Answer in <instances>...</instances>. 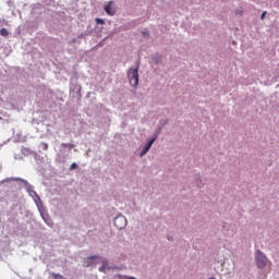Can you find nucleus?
Segmentation results:
<instances>
[{"label": "nucleus", "mask_w": 279, "mask_h": 279, "mask_svg": "<svg viewBox=\"0 0 279 279\" xmlns=\"http://www.w3.org/2000/svg\"><path fill=\"white\" fill-rule=\"evenodd\" d=\"M61 147H63L64 149H66V148L74 149L75 145L74 144H68V143H62Z\"/></svg>", "instance_id": "7"}, {"label": "nucleus", "mask_w": 279, "mask_h": 279, "mask_svg": "<svg viewBox=\"0 0 279 279\" xmlns=\"http://www.w3.org/2000/svg\"><path fill=\"white\" fill-rule=\"evenodd\" d=\"M96 23H97L98 25H104V23H106V22H105L104 20L97 17V19H96Z\"/></svg>", "instance_id": "14"}, {"label": "nucleus", "mask_w": 279, "mask_h": 279, "mask_svg": "<svg viewBox=\"0 0 279 279\" xmlns=\"http://www.w3.org/2000/svg\"><path fill=\"white\" fill-rule=\"evenodd\" d=\"M128 77L131 86L136 88V86H138V65L135 69H130L128 71Z\"/></svg>", "instance_id": "2"}, {"label": "nucleus", "mask_w": 279, "mask_h": 279, "mask_svg": "<svg viewBox=\"0 0 279 279\" xmlns=\"http://www.w3.org/2000/svg\"><path fill=\"white\" fill-rule=\"evenodd\" d=\"M101 257H99L98 255L96 256H89L87 258L84 259L85 263V267H92V265H97V263H95V259H99Z\"/></svg>", "instance_id": "4"}, {"label": "nucleus", "mask_w": 279, "mask_h": 279, "mask_svg": "<svg viewBox=\"0 0 279 279\" xmlns=\"http://www.w3.org/2000/svg\"><path fill=\"white\" fill-rule=\"evenodd\" d=\"M29 195H31V197H35V196H37L38 194L36 193V191H31V192H29Z\"/></svg>", "instance_id": "16"}, {"label": "nucleus", "mask_w": 279, "mask_h": 279, "mask_svg": "<svg viewBox=\"0 0 279 279\" xmlns=\"http://www.w3.org/2000/svg\"><path fill=\"white\" fill-rule=\"evenodd\" d=\"M156 141V138L150 140L146 146L142 149L141 153V157L145 156V154H147V151H149V149H151V146L154 145V142Z\"/></svg>", "instance_id": "5"}, {"label": "nucleus", "mask_w": 279, "mask_h": 279, "mask_svg": "<svg viewBox=\"0 0 279 279\" xmlns=\"http://www.w3.org/2000/svg\"><path fill=\"white\" fill-rule=\"evenodd\" d=\"M105 12L109 15V16H114V9H112V2H109L108 4H106L104 7Z\"/></svg>", "instance_id": "6"}, {"label": "nucleus", "mask_w": 279, "mask_h": 279, "mask_svg": "<svg viewBox=\"0 0 279 279\" xmlns=\"http://www.w3.org/2000/svg\"><path fill=\"white\" fill-rule=\"evenodd\" d=\"M11 180H12V182H24V183H27V181H25V180H23L21 178H12Z\"/></svg>", "instance_id": "12"}, {"label": "nucleus", "mask_w": 279, "mask_h": 279, "mask_svg": "<svg viewBox=\"0 0 279 279\" xmlns=\"http://www.w3.org/2000/svg\"><path fill=\"white\" fill-rule=\"evenodd\" d=\"M0 36L8 37V36H10V32H8L7 28H1Z\"/></svg>", "instance_id": "9"}, {"label": "nucleus", "mask_w": 279, "mask_h": 279, "mask_svg": "<svg viewBox=\"0 0 279 279\" xmlns=\"http://www.w3.org/2000/svg\"><path fill=\"white\" fill-rule=\"evenodd\" d=\"M101 263H102V266L99 268V271H106V269H108V262L102 259Z\"/></svg>", "instance_id": "8"}, {"label": "nucleus", "mask_w": 279, "mask_h": 279, "mask_svg": "<svg viewBox=\"0 0 279 279\" xmlns=\"http://www.w3.org/2000/svg\"><path fill=\"white\" fill-rule=\"evenodd\" d=\"M265 14H267V12H264V13L262 14V16H260L262 20L265 19Z\"/></svg>", "instance_id": "18"}, {"label": "nucleus", "mask_w": 279, "mask_h": 279, "mask_svg": "<svg viewBox=\"0 0 279 279\" xmlns=\"http://www.w3.org/2000/svg\"><path fill=\"white\" fill-rule=\"evenodd\" d=\"M120 279H136L134 277H121Z\"/></svg>", "instance_id": "17"}, {"label": "nucleus", "mask_w": 279, "mask_h": 279, "mask_svg": "<svg viewBox=\"0 0 279 279\" xmlns=\"http://www.w3.org/2000/svg\"><path fill=\"white\" fill-rule=\"evenodd\" d=\"M33 199H34L35 204H37V206H38V204L40 203V196L37 194L35 197H33Z\"/></svg>", "instance_id": "13"}, {"label": "nucleus", "mask_w": 279, "mask_h": 279, "mask_svg": "<svg viewBox=\"0 0 279 279\" xmlns=\"http://www.w3.org/2000/svg\"><path fill=\"white\" fill-rule=\"evenodd\" d=\"M113 225L118 230H123L128 226V219L124 216H118L114 218Z\"/></svg>", "instance_id": "3"}, {"label": "nucleus", "mask_w": 279, "mask_h": 279, "mask_svg": "<svg viewBox=\"0 0 279 279\" xmlns=\"http://www.w3.org/2000/svg\"><path fill=\"white\" fill-rule=\"evenodd\" d=\"M255 263L258 269H265L267 267V255L262 251H256Z\"/></svg>", "instance_id": "1"}, {"label": "nucleus", "mask_w": 279, "mask_h": 279, "mask_svg": "<svg viewBox=\"0 0 279 279\" xmlns=\"http://www.w3.org/2000/svg\"><path fill=\"white\" fill-rule=\"evenodd\" d=\"M51 277H52L53 279H64V277H63L62 275L56 274V272H52V274H51Z\"/></svg>", "instance_id": "11"}, {"label": "nucleus", "mask_w": 279, "mask_h": 279, "mask_svg": "<svg viewBox=\"0 0 279 279\" xmlns=\"http://www.w3.org/2000/svg\"><path fill=\"white\" fill-rule=\"evenodd\" d=\"M41 217H43L44 221L49 226V221H51V220L49 219V215H47V214H41Z\"/></svg>", "instance_id": "10"}, {"label": "nucleus", "mask_w": 279, "mask_h": 279, "mask_svg": "<svg viewBox=\"0 0 279 279\" xmlns=\"http://www.w3.org/2000/svg\"><path fill=\"white\" fill-rule=\"evenodd\" d=\"M70 169H71V171H73L74 169H77V163L73 162V163L70 166Z\"/></svg>", "instance_id": "15"}]
</instances>
